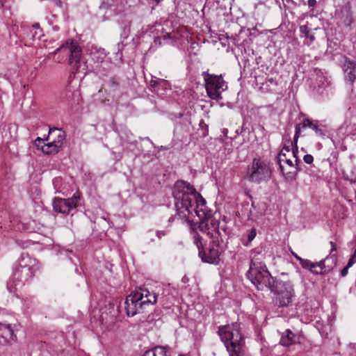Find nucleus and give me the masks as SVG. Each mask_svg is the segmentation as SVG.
<instances>
[{
	"label": "nucleus",
	"mask_w": 356,
	"mask_h": 356,
	"mask_svg": "<svg viewBox=\"0 0 356 356\" xmlns=\"http://www.w3.org/2000/svg\"><path fill=\"white\" fill-rule=\"evenodd\" d=\"M172 195L175 200L177 215L180 218H188L193 213L197 216H205L202 211L206 200L196 191L193 185L184 179H177L172 188Z\"/></svg>",
	"instance_id": "1"
},
{
	"label": "nucleus",
	"mask_w": 356,
	"mask_h": 356,
	"mask_svg": "<svg viewBox=\"0 0 356 356\" xmlns=\"http://www.w3.org/2000/svg\"><path fill=\"white\" fill-rule=\"evenodd\" d=\"M38 260L28 253H22L13 267V273L7 283L10 293H15L16 286L29 283L40 270Z\"/></svg>",
	"instance_id": "2"
},
{
	"label": "nucleus",
	"mask_w": 356,
	"mask_h": 356,
	"mask_svg": "<svg viewBox=\"0 0 356 356\" xmlns=\"http://www.w3.org/2000/svg\"><path fill=\"white\" fill-rule=\"evenodd\" d=\"M217 333L229 356L245 355V338L239 323L220 325Z\"/></svg>",
	"instance_id": "3"
},
{
	"label": "nucleus",
	"mask_w": 356,
	"mask_h": 356,
	"mask_svg": "<svg viewBox=\"0 0 356 356\" xmlns=\"http://www.w3.org/2000/svg\"><path fill=\"white\" fill-rule=\"evenodd\" d=\"M157 302V296L145 287H138L127 296L124 300V309L129 317L145 312L149 306Z\"/></svg>",
	"instance_id": "4"
},
{
	"label": "nucleus",
	"mask_w": 356,
	"mask_h": 356,
	"mask_svg": "<svg viewBox=\"0 0 356 356\" xmlns=\"http://www.w3.org/2000/svg\"><path fill=\"white\" fill-rule=\"evenodd\" d=\"M190 234L194 244L198 250V256L204 263L217 265L220 261V252L219 250V238H211L208 245H204L202 238L196 232V225L190 226Z\"/></svg>",
	"instance_id": "5"
},
{
	"label": "nucleus",
	"mask_w": 356,
	"mask_h": 356,
	"mask_svg": "<svg viewBox=\"0 0 356 356\" xmlns=\"http://www.w3.org/2000/svg\"><path fill=\"white\" fill-rule=\"evenodd\" d=\"M273 294V304L278 307H287L293 305L296 298L294 286L290 281L277 279L269 288Z\"/></svg>",
	"instance_id": "6"
},
{
	"label": "nucleus",
	"mask_w": 356,
	"mask_h": 356,
	"mask_svg": "<svg viewBox=\"0 0 356 356\" xmlns=\"http://www.w3.org/2000/svg\"><path fill=\"white\" fill-rule=\"evenodd\" d=\"M258 264L255 265L253 261L250 262V268L247 271L246 277L258 290L269 289L276 277L271 275L265 264Z\"/></svg>",
	"instance_id": "7"
},
{
	"label": "nucleus",
	"mask_w": 356,
	"mask_h": 356,
	"mask_svg": "<svg viewBox=\"0 0 356 356\" xmlns=\"http://www.w3.org/2000/svg\"><path fill=\"white\" fill-rule=\"evenodd\" d=\"M58 52L69 57V65L72 67L73 73L83 72L85 64L81 61L82 51L73 40H67L61 46L54 50V54Z\"/></svg>",
	"instance_id": "8"
},
{
	"label": "nucleus",
	"mask_w": 356,
	"mask_h": 356,
	"mask_svg": "<svg viewBox=\"0 0 356 356\" xmlns=\"http://www.w3.org/2000/svg\"><path fill=\"white\" fill-rule=\"evenodd\" d=\"M202 76L204 78L208 97L217 101L222 99V92L228 88L227 83L224 80L222 74L216 75L204 71Z\"/></svg>",
	"instance_id": "9"
},
{
	"label": "nucleus",
	"mask_w": 356,
	"mask_h": 356,
	"mask_svg": "<svg viewBox=\"0 0 356 356\" xmlns=\"http://www.w3.org/2000/svg\"><path fill=\"white\" fill-rule=\"evenodd\" d=\"M202 211L205 213V216H197L200 222L198 225L195 223H193V225H196V230L197 229L202 233L207 234L208 236H210L211 238H219L220 236V231L219 229V221L216 220L215 218H211L212 216V211L209 210L204 204V207H202ZM192 224L191 225V226ZM197 232V231H196Z\"/></svg>",
	"instance_id": "10"
},
{
	"label": "nucleus",
	"mask_w": 356,
	"mask_h": 356,
	"mask_svg": "<svg viewBox=\"0 0 356 356\" xmlns=\"http://www.w3.org/2000/svg\"><path fill=\"white\" fill-rule=\"evenodd\" d=\"M82 202L81 193L76 191L71 197H54L52 206L55 212L67 215L71 211L81 205Z\"/></svg>",
	"instance_id": "11"
},
{
	"label": "nucleus",
	"mask_w": 356,
	"mask_h": 356,
	"mask_svg": "<svg viewBox=\"0 0 356 356\" xmlns=\"http://www.w3.org/2000/svg\"><path fill=\"white\" fill-rule=\"evenodd\" d=\"M249 178H270L271 170L268 164L261 159H254L248 167Z\"/></svg>",
	"instance_id": "12"
},
{
	"label": "nucleus",
	"mask_w": 356,
	"mask_h": 356,
	"mask_svg": "<svg viewBox=\"0 0 356 356\" xmlns=\"http://www.w3.org/2000/svg\"><path fill=\"white\" fill-rule=\"evenodd\" d=\"M16 324L0 322V346H10L17 341L15 332L17 331Z\"/></svg>",
	"instance_id": "13"
},
{
	"label": "nucleus",
	"mask_w": 356,
	"mask_h": 356,
	"mask_svg": "<svg viewBox=\"0 0 356 356\" xmlns=\"http://www.w3.org/2000/svg\"><path fill=\"white\" fill-rule=\"evenodd\" d=\"M337 262V255H327L320 261L314 262L315 268L314 270V274L323 275L329 273L335 268Z\"/></svg>",
	"instance_id": "14"
},
{
	"label": "nucleus",
	"mask_w": 356,
	"mask_h": 356,
	"mask_svg": "<svg viewBox=\"0 0 356 356\" xmlns=\"http://www.w3.org/2000/svg\"><path fill=\"white\" fill-rule=\"evenodd\" d=\"M342 70L346 83L353 86L356 80V62L344 56Z\"/></svg>",
	"instance_id": "15"
},
{
	"label": "nucleus",
	"mask_w": 356,
	"mask_h": 356,
	"mask_svg": "<svg viewBox=\"0 0 356 356\" xmlns=\"http://www.w3.org/2000/svg\"><path fill=\"white\" fill-rule=\"evenodd\" d=\"M302 130L305 129H311L315 132L317 136L324 137L327 134L326 127L318 120H314L309 118H303L298 123Z\"/></svg>",
	"instance_id": "16"
},
{
	"label": "nucleus",
	"mask_w": 356,
	"mask_h": 356,
	"mask_svg": "<svg viewBox=\"0 0 356 356\" xmlns=\"http://www.w3.org/2000/svg\"><path fill=\"white\" fill-rule=\"evenodd\" d=\"M300 335L293 333L290 329H286L280 333L279 344L283 347H289L296 343H300Z\"/></svg>",
	"instance_id": "17"
},
{
	"label": "nucleus",
	"mask_w": 356,
	"mask_h": 356,
	"mask_svg": "<svg viewBox=\"0 0 356 356\" xmlns=\"http://www.w3.org/2000/svg\"><path fill=\"white\" fill-rule=\"evenodd\" d=\"M53 185L56 193L67 195L75 188L73 179H53Z\"/></svg>",
	"instance_id": "18"
},
{
	"label": "nucleus",
	"mask_w": 356,
	"mask_h": 356,
	"mask_svg": "<svg viewBox=\"0 0 356 356\" xmlns=\"http://www.w3.org/2000/svg\"><path fill=\"white\" fill-rule=\"evenodd\" d=\"M151 90L159 93L161 90H165L170 88V83L168 81L163 79H159L156 76H152L149 81Z\"/></svg>",
	"instance_id": "19"
},
{
	"label": "nucleus",
	"mask_w": 356,
	"mask_h": 356,
	"mask_svg": "<svg viewBox=\"0 0 356 356\" xmlns=\"http://www.w3.org/2000/svg\"><path fill=\"white\" fill-rule=\"evenodd\" d=\"M142 356H171V349L168 346H156L146 350Z\"/></svg>",
	"instance_id": "20"
},
{
	"label": "nucleus",
	"mask_w": 356,
	"mask_h": 356,
	"mask_svg": "<svg viewBox=\"0 0 356 356\" xmlns=\"http://www.w3.org/2000/svg\"><path fill=\"white\" fill-rule=\"evenodd\" d=\"M251 31L249 29L242 27L240 29L238 34L228 37V39L235 46H241L246 41V37L248 35H252Z\"/></svg>",
	"instance_id": "21"
},
{
	"label": "nucleus",
	"mask_w": 356,
	"mask_h": 356,
	"mask_svg": "<svg viewBox=\"0 0 356 356\" xmlns=\"http://www.w3.org/2000/svg\"><path fill=\"white\" fill-rule=\"evenodd\" d=\"M54 136L53 140H55L56 143L60 144V146L63 147L64 141L66 138V134L64 131L56 127L49 128L48 133V138Z\"/></svg>",
	"instance_id": "22"
},
{
	"label": "nucleus",
	"mask_w": 356,
	"mask_h": 356,
	"mask_svg": "<svg viewBox=\"0 0 356 356\" xmlns=\"http://www.w3.org/2000/svg\"><path fill=\"white\" fill-rule=\"evenodd\" d=\"M300 37H305L304 44L310 46L315 40L314 33L307 25H301L300 26Z\"/></svg>",
	"instance_id": "23"
},
{
	"label": "nucleus",
	"mask_w": 356,
	"mask_h": 356,
	"mask_svg": "<svg viewBox=\"0 0 356 356\" xmlns=\"http://www.w3.org/2000/svg\"><path fill=\"white\" fill-rule=\"evenodd\" d=\"M62 149L63 148L60 146V144L58 145L56 143L55 140H53L48 143L44 144V145L42 147V152L47 155L56 154Z\"/></svg>",
	"instance_id": "24"
},
{
	"label": "nucleus",
	"mask_w": 356,
	"mask_h": 356,
	"mask_svg": "<svg viewBox=\"0 0 356 356\" xmlns=\"http://www.w3.org/2000/svg\"><path fill=\"white\" fill-rule=\"evenodd\" d=\"M262 248L257 247L252 249L250 252V261H253L255 265H259L258 264H265L262 261V259L264 257V254H262Z\"/></svg>",
	"instance_id": "25"
},
{
	"label": "nucleus",
	"mask_w": 356,
	"mask_h": 356,
	"mask_svg": "<svg viewBox=\"0 0 356 356\" xmlns=\"http://www.w3.org/2000/svg\"><path fill=\"white\" fill-rule=\"evenodd\" d=\"M92 59L97 63H104V60L106 56V51L103 48H97L92 47L90 53Z\"/></svg>",
	"instance_id": "26"
},
{
	"label": "nucleus",
	"mask_w": 356,
	"mask_h": 356,
	"mask_svg": "<svg viewBox=\"0 0 356 356\" xmlns=\"http://www.w3.org/2000/svg\"><path fill=\"white\" fill-rule=\"evenodd\" d=\"M120 28L121 29L120 38L121 39L126 40L131 32V22L129 20H122L119 22Z\"/></svg>",
	"instance_id": "27"
},
{
	"label": "nucleus",
	"mask_w": 356,
	"mask_h": 356,
	"mask_svg": "<svg viewBox=\"0 0 356 356\" xmlns=\"http://www.w3.org/2000/svg\"><path fill=\"white\" fill-rule=\"evenodd\" d=\"M353 13L350 6L346 8L343 15V23L346 26H350L353 23Z\"/></svg>",
	"instance_id": "28"
},
{
	"label": "nucleus",
	"mask_w": 356,
	"mask_h": 356,
	"mask_svg": "<svg viewBox=\"0 0 356 356\" xmlns=\"http://www.w3.org/2000/svg\"><path fill=\"white\" fill-rule=\"evenodd\" d=\"M257 236V229L255 227L251 228L248 231L246 235V239L243 241V245L245 247H250L252 244V241Z\"/></svg>",
	"instance_id": "29"
},
{
	"label": "nucleus",
	"mask_w": 356,
	"mask_h": 356,
	"mask_svg": "<svg viewBox=\"0 0 356 356\" xmlns=\"http://www.w3.org/2000/svg\"><path fill=\"white\" fill-rule=\"evenodd\" d=\"M111 65L108 63L104 62L102 63L98 73L101 77L107 76L109 74L110 68Z\"/></svg>",
	"instance_id": "30"
},
{
	"label": "nucleus",
	"mask_w": 356,
	"mask_h": 356,
	"mask_svg": "<svg viewBox=\"0 0 356 356\" xmlns=\"http://www.w3.org/2000/svg\"><path fill=\"white\" fill-rule=\"evenodd\" d=\"M314 262L311 261L309 259H302L300 264L302 268L306 270H309L312 273L314 274V270L315 268Z\"/></svg>",
	"instance_id": "31"
},
{
	"label": "nucleus",
	"mask_w": 356,
	"mask_h": 356,
	"mask_svg": "<svg viewBox=\"0 0 356 356\" xmlns=\"http://www.w3.org/2000/svg\"><path fill=\"white\" fill-rule=\"evenodd\" d=\"M282 157H284L285 158V162L291 168H296L293 165V162L291 159H286V155L285 154H283L282 152L280 153L279 154V162L281 163L282 161H284V159H282ZM280 169L282 172V174L284 176L286 174H289L290 172H285L284 170V168L283 166L282 165L281 163H280Z\"/></svg>",
	"instance_id": "32"
},
{
	"label": "nucleus",
	"mask_w": 356,
	"mask_h": 356,
	"mask_svg": "<svg viewBox=\"0 0 356 356\" xmlns=\"http://www.w3.org/2000/svg\"><path fill=\"white\" fill-rule=\"evenodd\" d=\"M199 131H201L200 136L205 138L209 135V126L205 123L204 120H201L199 122Z\"/></svg>",
	"instance_id": "33"
},
{
	"label": "nucleus",
	"mask_w": 356,
	"mask_h": 356,
	"mask_svg": "<svg viewBox=\"0 0 356 356\" xmlns=\"http://www.w3.org/2000/svg\"><path fill=\"white\" fill-rule=\"evenodd\" d=\"M283 6L285 10H291L297 6V3L293 0H283Z\"/></svg>",
	"instance_id": "34"
},
{
	"label": "nucleus",
	"mask_w": 356,
	"mask_h": 356,
	"mask_svg": "<svg viewBox=\"0 0 356 356\" xmlns=\"http://www.w3.org/2000/svg\"><path fill=\"white\" fill-rule=\"evenodd\" d=\"M302 131V129H301L300 125H299V124H296L295 126V134L293 136V142L296 147L298 140L301 134Z\"/></svg>",
	"instance_id": "35"
},
{
	"label": "nucleus",
	"mask_w": 356,
	"mask_h": 356,
	"mask_svg": "<svg viewBox=\"0 0 356 356\" xmlns=\"http://www.w3.org/2000/svg\"><path fill=\"white\" fill-rule=\"evenodd\" d=\"M173 116L175 119L183 118L184 122H186L188 124H191L189 116L183 113H175L173 114Z\"/></svg>",
	"instance_id": "36"
},
{
	"label": "nucleus",
	"mask_w": 356,
	"mask_h": 356,
	"mask_svg": "<svg viewBox=\"0 0 356 356\" xmlns=\"http://www.w3.org/2000/svg\"><path fill=\"white\" fill-rule=\"evenodd\" d=\"M289 23H290V22L287 18V15L286 13H284V15L282 16V22L281 24L280 25L279 28L282 30H283L284 29H287Z\"/></svg>",
	"instance_id": "37"
},
{
	"label": "nucleus",
	"mask_w": 356,
	"mask_h": 356,
	"mask_svg": "<svg viewBox=\"0 0 356 356\" xmlns=\"http://www.w3.org/2000/svg\"><path fill=\"white\" fill-rule=\"evenodd\" d=\"M124 44H123V40L120 41L118 43V52L116 53V56H119L120 58H122V49Z\"/></svg>",
	"instance_id": "38"
},
{
	"label": "nucleus",
	"mask_w": 356,
	"mask_h": 356,
	"mask_svg": "<svg viewBox=\"0 0 356 356\" xmlns=\"http://www.w3.org/2000/svg\"><path fill=\"white\" fill-rule=\"evenodd\" d=\"M108 85L112 88H116L118 86V83L117 82V78L115 76L110 78L108 82Z\"/></svg>",
	"instance_id": "39"
},
{
	"label": "nucleus",
	"mask_w": 356,
	"mask_h": 356,
	"mask_svg": "<svg viewBox=\"0 0 356 356\" xmlns=\"http://www.w3.org/2000/svg\"><path fill=\"white\" fill-rule=\"evenodd\" d=\"M304 162L307 164H312L314 161V157L312 154H305L303 157Z\"/></svg>",
	"instance_id": "40"
},
{
	"label": "nucleus",
	"mask_w": 356,
	"mask_h": 356,
	"mask_svg": "<svg viewBox=\"0 0 356 356\" xmlns=\"http://www.w3.org/2000/svg\"><path fill=\"white\" fill-rule=\"evenodd\" d=\"M330 244L331 246V250L330 251L329 255H337L336 253H334L337 252V247L335 243L333 241H330Z\"/></svg>",
	"instance_id": "41"
},
{
	"label": "nucleus",
	"mask_w": 356,
	"mask_h": 356,
	"mask_svg": "<svg viewBox=\"0 0 356 356\" xmlns=\"http://www.w3.org/2000/svg\"><path fill=\"white\" fill-rule=\"evenodd\" d=\"M166 234H167V232L163 230H159V231H156V235L159 239H161L163 236H165Z\"/></svg>",
	"instance_id": "42"
},
{
	"label": "nucleus",
	"mask_w": 356,
	"mask_h": 356,
	"mask_svg": "<svg viewBox=\"0 0 356 356\" xmlns=\"http://www.w3.org/2000/svg\"><path fill=\"white\" fill-rule=\"evenodd\" d=\"M162 39L164 40V41H167L168 40H170L172 39V35L171 33H164L162 36H161Z\"/></svg>",
	"instance_id": "43"
},
{
	"label": "nucleus",
	"mask_w": 356,
	"mask_h": 356,
	"mask_svg": "<svg viewBox=\"0 0 356 356\" xmlns=\"http://www.w3.org/2000/svg\"><path fill=\"white\" fill-rule=\"evenodd\" d=\"M348 269L347 267H344L340 272V275L341 277H346L347 275H348Z\"/></svg>",
	"instance_id": "44"
},
{
	"label": "nucleus",
	"mask_w": 356,
	"mask_h": 356,
	"mask_svg": "<svg viewBox=\"0 0 356 356\" xmlns=\"http://www.w3.org/2000/svg\"><path fill=\"white\" fill-rule=\"evenodd\" d=\"M44 140H45V139H44V138H40V137H38V138L35 140L34 143H35V145L36 146H39L41 143H44Z\"/></svg>",
	"instance_id": "45"
},
{
	"label": "nucleus",
	"mask_w": 356,
	"mask_h": 356,
	"mask_svg": "<svg viewBox=\"0 0 356 356\" xmlns=\"http://www.w3.org/2000/svg\"><path fill=\"white\" fill-rule=\"evenodd\" d=\"M356 263L351 257L349 259L346 267L350 268L353 266V265Z\"/></svg>",
	"instance_id": "46"
},
{
	"label": "nucleus",
	"mask_w": 356,
	"mask_h": 356,
	"mask_svg": "<svg viewBox=\"0 0 356 356\" xmlns=\"http://www.w3.org/2000/svg\"><path fill=\"white\" fill-rule=\"evenodd\" d=\"M317 3L316 0H308L307 4L309 7H314Z\"/></svg>",
	"instance_id": "47"
},
{
	"label": "nucleus",
	"mask_w": 356,
	"mask_h": 356,
	"mask_svg": "<svg viewBox=\"0 0 356 356\" xmlns=\"http://www.w3.org/2000/svg\"><path fill=\"white\" fill-rule=\"evenodd\" d=\"M267 81L268 83H270V84H272V85H277V81L275 80L273 78H268L267 79Z\"/></svg>",
	"instance_id": "48"
},
{
	"label": "nucleus",
	"mask_w": 356,
	"mask_h": 356,
	"mask_svg": "<svg viewBox=\"0 0 356 356\" xmlns=\"http://www.w3.org/2000/svg\"><path fill=\"white\" fill-rule=\"evenodd\" d=\"M293 256L296 258V260H298L299 262L301 261L302 259L300 257H299L297 254L293 252L292 253Z\"/></svg>",
	"instance_id": "49"
},
{
	"label": "nucleus",
	"mask_w": 356,
	"mask_h": 356,
	"mask_svg": "<svg viewBox=\"0 0 356 356\" xmlns=\"http://www.w3.org/2000/svg\"><path fill=\"white\" fill-rule=\"evenodd\" d=\"M264 108L268 109V110H270V111H273L275 110V108L273 105L270 104V105H267Z\"/></svg>",
	"instance_id": "50"
},
{
	"label": "nucleus",
	"mask_w": 356,
	"mask_h": 356,
	"mask_svg": "<svg viewBox=\"0 0 356 356\" xmlns=\"http://www.w3.org/2000/svg\"><path fill=\"white\" fill-rule=\"evenodd\" d=\"M350 257L356 262V248L355 249L354 252Z\"/></svg>",
	"instance_id": "51"
},
{
	"label": "nucleus",
	"mask_w": 356,
	"mask_h": 356,
	"mask_svg": "<svg viewBox=\"0 0 356 356\" xmlns=\"http://www.w3.org/2000/svg\"><path fill=\"white\" fill-rule=\"evenodd\" d=\"M182 282L186 283L188 281V277L186 275H184L181 279Z\"/></svg>",
	"instance_id": "52"
},
{
	"label": "nucleus",
	"mask_w": 356,
	"mask_h": 356,
	"mask_svg": "<svg viewBox=\"0 0 356 356\" xmlns=\"http://www.w3.org/2000/svg\"><path fill=\"white\" fill-rule=\"evenodd\" d=\"M33 27L35 29H40V24L39 23H35L34 24H33Z\"/></svg>",
	"instance_id": "53"
},
{
	"label": "nucleus",
	"mask_w": 356,
	"mask_h": 356,
	"mask_svg": "<svg viewBox=\"0 0 356 356\" xmlns=\"http://www.w3.org/2000/svg\"><path fill=\"white\" fill-rule=\"evenodd\" d=\"M37 34H38V32H37V31H35V33H34V34H33V38H37L38 39H39V38H40V35H39L38 36H37Z\"/></svg>",
	"instance_id": "54"
},
{
	"label": "nucleus",
	"mask_w": 356,
	"mask_h": 356,
	"mask_svg": "<svg viewBox=\"0 0 356 356\" xmlns=\"http://www.w3.org/2000/svg\"><path fill=\"white\" fill-rule=\"evenodd\" d=\"M284 149H285L286 152H290V147L289 146H285Z\"/></svg>",
	"instance_id": "55"
},
{
	"label": "nucleus",
	"mask_w": 356,
	"mask_h": 356,
	"mask_svg": "<svg viewBox=\"0 0 356 356\" xmlns=\"http://www.w3.org/2000/svg\"><path fill=\"white\" fill-rule=\"evenodd\" d=\"M174 219H175V217L172 216V217H170V218H169L168 221H169V222H172V221H173V220H174Z\"/></svg>",
	"instance_id": "56"
},
{
	"label": "nucleus",
	"mask_w": 356,
	"mask_h": 356,
	"mask_svg": "<svg viewBox=\"0 0 356 356\" xmlns=\"http://www.w3.org/2000/svg\"><path fill=\"white\" fill-rule=\"evenodd\" d=\"M3 2H2V0H0V8H1L3 7Z\"/></svg>",
	"instance_id": "57"
},
{
	"label": "nucleus",
	"mask_w": 356,
	"mask_h": 356,
	"mask_svg": "<svg viewBox=\"0 0 356 356\" xmlns=\"http://www.w3.org/2000/svg\"><path fill=\"white\" fill-rule=\"evenodd\" d=\"M254 180L256 181V182H257V184H259V183H260V181H260V179H254Z\"/></svg>",
	"instance_id": "58"
},
{
	"label": "nucleus",
	"mask_w": 356,
	"mask_h": 356,
	"mask_svg": "<svg viewBox=\"0 0 356 356\" xmlns=\"http://www.w3.org/2000/svg\"><path fill=\"white\" fill-rule=\"evenodd\" d=\"M217 180H218V179H216V181H217ZM218 184H219V183H218V181H216V184L217 186L218 185Z\"/></svg>",
	"instance_id": "59"
}]
</instances>
